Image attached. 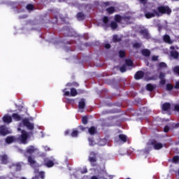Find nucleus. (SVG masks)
I'll use <instances>...</instances> for the list:
<instances>
[{
    "instance_id": "7",
    "label": "nucleus",
    "mask_w": 179,
    "mask_h": 179,
    "mask_svg": "<svg viewBox=\"0 0 179 179\" xmlns=\"http://www.w3.org/2000/svg\"><path fill=\"white\" fill-rule=\"evenodd\" d=\"M54 164H58V162H57L56 159H45V163L44 165L46 166V167H52V166H54Z\"/></svg>"
},
{
    "instance_id": "16",
    "label": "nucleus",
    "mask_w": 179,
    "mask_h": 179,
    "mask_svg": "<svg viewBox=\"0 0 179 179\" xmlns=\"http://www.w3.org/2000/svg\"><path fill=\"white\" fill-rule=\"evenodd\" d=\"M3 122H6L7 124H10V122H12V117L8 115H6L3 117Z\"/></svg>"
},
{
    "instance_id": "4",
    "label": "nucleus",
    "mask_w": 179,
    "mask_h": 179,
    "mask_svg": "<svg viewBox=\"0 0 179 179\" xmlns=\"http://www.w3.org/2000/svg\"><path fill=\"white\" fill-rule=\"evenodd\" d=\"M126 64L127 65H124L120 69V72L122 73L127 72V71H128L127 66H132L134 63L131 59H126Z\"/></svg>"
},
{
    "instance_id": "20",
    "label": "nucleus",
    "mask_w": 179,
    "mask_h": 179,
    "mask_svg": "<svg viewBox=\"0 0 179 179\" xmlns=\"http://www.w3.org/2000/svg\"><path fill=\"white\" fill-rule=\"evenodd\" d=\"M141 52L144 57H149L150 55V51L148 49L143 50Z\"/></svg>"
},
{
    "instance_id": "55",
    "label": "nucleus",
    "mask_w": 179,
    "mask_h": 179,
    "mask_svg": "<svg viewBox=\"0 0 179 179\" xmlns=\"http://www.w3.org/2000/svg\"><path fill=\"white\" fill-rule=\"evenodd\" d=\"M68 134H69V131L66 130V131L64 132V135H68Z\"/></svg>"
},
{
    "instance_id": "22",
    "label": "nucleus",
    "mask_w": 179,
    "mask_h": 179,
    "mask_svg": "<svg viewBox=\"0 0 179 179\" xmlns=\"http://www.w3.org/2000/svg\"><path fill=\"white\" fill-rule=\"evenodd\" d=\"M159 79H161L160 84L164 85L166 83V80L164 79V74L161 73L159 75Z\"/></svg>"
},
{
    "instance_id": "47",
    "label": "nucleus",
    "mask_w": 179,
    "mask_h": 179,
    "mask_svg": "<svg viewBox=\"0 0 179 179\" xmlns=\"http://www.w3.org/2000/svg\"><path fill=\"white\" fill-rule=\"evenodd\" d=\"M159 58V56H152V61H157V59Z\"/></svg>"
},
{
    "instance_id": "51",
    "label": "nucleus",
    "mask_w": 179,
    "mask_h": 179,
    "mask_svg": "<svg viewBox=\"0 0 179 179\" xmlns=\"http://www.w3.org/2000/svg\"><path fill=\"white\" fill-rule=\"evenodd\" d=\"M171 50H178V48L177 46H171L170 47Z\"/></svg>"
},
{
    "instance_id": "45",
    "label": "nucleus",
    "mask_w": 179,
    "mask_h": 179,
    "mask_svg": "<svg viewBox=\"0 0 179 179\" xmlns=\"http://www.w3.org/2000/svg\"><path fill=\"white\" fill-rule=\"evenodd\" d=\"M170 131V127L169 126H166L164 129V132H169Z\"/></svg>"
},
{
    "instance_id": "21",
    "label": "nucleus",
    "mask_w": 179,
    "mask_h": 179,
    "mask_svg": "<svg viewBox=\"0 0 179 179\" xmlns=\"http://www.w3.org/2000/svg\"><path fill=\"white\" fill-rule=\"evenodd\" d=\"M169 108H170V103H165L162 105V110L164 111H167V110H169Z\"/></svg>"
},
{
    "instance_id": "13",
    "label": "nucleus",
    "mask_w": 179,
    "mask_h": 179,
    "mask_svg": "<svg viewBox=\"0 0 179 179\" xmlns=\"http://www.w3.org/2000/svg\"><path fill=\"white\" fill-rule=\"evenodd\" d=\"M28 163L32 166L34 169V167H37V162L32 157H28Z\"/></svg>"
},
{
    "instance_id": "36",
    "label": "nucleus",
    "mask_w": 179,
    "mask_h": 179,
    "mask_svg": "<svg viewBox=\"0 0 179 179\" xmlns=\"http://www.w3.org/2000/svg\"><path fill=\"white\" fill-rule=\"evenodd\" d=\"M89 143L90 146H94L96 142H94L92 138H88Z\"/></svg>"
},
{
    "instance_id": "54",
    "label": "nucleus",
    "mask_w": 179,
    "mask_h": 179,
    "mask_svg": "<svg viewBox=\"0 0 179 179\" xmlns=\"http://www.w3.org/2000/svg\"><path fill=\"white\" fill-rule=\"evenodd\" d=\"M44 148H45V150H50V148L47 146H45Z\"/></svg>"
},
{
    "instance_id": "43",
    "label": "nucleus",
    "mask_w": 179,
    "mask_h": 179,
    "mask_svg": "<svg viewBox=\"0 0 179 179\" xmlns=\"http://www.w3.org/2000/svg\"><path fill=\"white\" fill-rule=\"evenodd\" d=\"M166 89L167 90H171V89H173V85H171V84H167Z\"/></svg>"
},
{
    "instance_id": "27",
    "label": "nucleus",
    "mask_w": 179,
    "mask_h": 179,
    "mask_svg": "<svg viewBox=\"0 0 179 179\" xmlns=\"http://www.w3.org/2000/svg\"><path fill=\"white\" fill-rule=\"evenodd\" d=\"M77 19H78L79 20H83V19H85V15L83 13H78Z\"/></svg>"
},
{
    "instance_id": "40",
    "label": "nucleus",
    "mask_w": 179,
    "mask_h": 179,
    "mask_svg": "<svg viewBox=\"0 0 179 179\" xmlns=\"http://www.w3.org/2000/svg\"><path fill=\"white\" fill-rule=\"evenodd\" d=\"M82 122L84 124H87V117H83L82 118Z\"/></svg>"
},
{
    "instance_id": "30",
    "label": "nucleus",
    "mask_w": 179,
    "mask_h": 179,
    "mask_svg": "<svg viewBox=\"0 0 179 179\" xmlns=\"http://www.w3.org/2000/svg\"><path fill=\"white\" fill-rule=\"evenodd\" d=\"M171 55L173 58H176V59L178 58V52H177L176 51H171Z\"/></svg>"
},
{
    "instance_id": "28",
    "label": "nucleus",
    "mask_w": 179,
    "mask_h": 179,
    "mask_svg": "<svg viewBox=\"0 0 179 179\" xmlns=\"http://www.w3.org/2000/svg\"><path fill=\"white\" fill-rule=\"evenodd\" d=\"M1 162L3 164H6L8 163V157L6 155L1 156Z\"/></svg>"
},
{
    "instance_id": "26",
    "label": "nucleus",
    "mask_w": 179,
    "mask_h": 179,
    "mask_svg": "<svg viewBox=\"0 0 179 179\" xmlns=\"http://www.w3.org/2000/svg\"><path fill=\"white\" fill-rule=\"evenodd\" d=\"M106 144L107 140H106L105 138L100 140L99 142L98 143V145H99V146H104Z\"/></svg>"
},
{
    "instance_id": "19",
    "label": "nucleus",
    "mask_w": 179,
    "mask_h": 179,
    "mask_svg": "<svg viewBox=\"0 0 179 179\" xmlns=\"http://www.w3.org/2000/svg\"><path fill=\"white\" fill-rule=\"evenodd\" d=\"M141 34H143V37L145 38H150V36H149V33L148 32V30L144 29L141 31Z\"/></svg>"
},
{
    "instance_id": "12",
    "label": "nucleus",
    "mask_w": 179,
    "mask_h": 179,
    "mask_svg": "<svg viewBox=\"0 0 179 179\" xmlns=\"http://www.w3.org/2000/svg\"><path fill=\"white\" fill-rule=\"evenodd\" d=\"M86 173H87V168H86V167H83V168H81L80 169V171H78L77 172H76V174H75V176H76V178H79V174H86Z\"/></svg>"
},
{
    "instance_id": "5",
    "label": "nucleus",
    "mask_w": 179,
    "mask_h": 179,
    "mask_svg": "<svg viewBox=\"0 0 179 179\" xmlns=\"http://www.w3.org/2000/svg\"><path fill=\"white\" fill-rule=\"evenodd\" d=\"M63 92L64 93V96H71L72 97H75V96L78 95V91H76V89L71 88V92L66 91V89L63 90Z\"/></svg>"
},
{
    "instance_id": "37",
    "label": "nucleus",
    "mask_w": 179,
    "mask_h": 179,
    "mask_svg": "<svg viewBox=\"0 0 179 179\" xmlns=\"http://www.w3.org/2000/svg\"><path fill=\"white\" fill-rule=\"evenodd\" d=\"M173 163H179V157L178 156L173 157Z\"/></svg>"
},
{
    "instance_id": "8",
    "label": "nucleus",
    "mask_w": 179,
    "mask_h": 179,
    "mask_svg": "<svg viewBox=\"0 0 179 179\" xmlns=\"http://www.w3.org/2000/svg\"><path fill=\"white\" fill-rule=\"evenodd\" d=\"M89 162L91 163L92 166H96V162H97V159H96V153L93 152H90Z\"/></svg>"
},
{
    "instance_id": "34",
    "label": "nucleus",
    "mask_w": 179,
    "mask_h": 179,
    "mask_svg": "<svg viewBox=\"0 0 179 179\" xmlns=\"http://www.w3.org/2000/svg\"><path fill=\"white\" fill-rule=\"evenodd\" d=\"M36 174H39L41 178L44 179V172H38L37 170L35 171Z\"/></svg>"
},
{
    "instance_id": "50",
    "label": "nucleus",
    "mask_w": 179,
    "mask_h": 179,
    "mask_svg": "<svg viewBox=\"0 0 179 179\" xmlns=\"http://www.w3.org/2000/svg\"><path fill=\"white\" fill-rule=\"evenodd\" d=\"M176 111H179V104L175 105Z\"/></svg>"
},
{
    "instance_id": "1",
    "label": "nucleus",
    "mask_w": 179,
    "mask_h": 179,
    "mask_svg": "<svg viewBox=\"0 0 179 179\" xmlns=\"http://www.w3.org/2000/svg\"><path fill=\"white\" fill-rule=\"evenodd\" d=\"M23 127H27L28 129L31 130L34 129V124L29 122L27 119H24L17 129L18 131H22L21 136L19 137L18 141L26 145V143H27V139H29V137L30 136V134H28L26 132V131L22 130V128H23Z\"/></svg>"
},
{
    "instance_id": "2",
    "label": "nucleus",
    "mask_w": 179,
    "mask_h": 179,
    "mask_svg": "<svg viewBox=\"0 0 179 179\" xmlns=\"http://www.w3.org/2000/svg\"><path fill=\"white\" fill-rule=\"evenodd\" d=\"M158 11L156 10L152 9L150 10L146 11L145 13V16L146 19H151V17H155V16H160L161 15H164V13H166V15H170L171 13V9L169 8V6H159L158 7Z\"/></svg>"
},
{
    "instance_id": "44",
    "label": "nucleus",
    "mask_w": 179,
    "mask_h": 179,
    "mask_svg": "<svg viewBox=\"0 0 179 179\" xmlns=\"http://www.w3.org/2000/svg\"><path fill=\"white\" fill-rule=\"evenodd\" d=\"M133 47H134V48H139V47H141V43H134V44L133 45Z\"/></svg>"
},
{
    "instance_id": "32",
    "label": "nucleus",
    "mask_w": 179,
    "mask_h": 179,
    "mask_svg": "<svg viewBox=\"0 0 179 179\" xmlns=\"http://www.w3.org/2000/svg\"><path fill=\"white\" fill-rule=\"evenodd\" d=\"M155 89V85H151V84H148L147 85V90H149L150 92H152Z\"/></svg>"
},
{
    "instance_id": "39",
    "label": "nucleus",
    "mask_w": 179,
    "mask_h": 179,
    "mask_svg": "<svg viewBox=\"0 0 179 179\" xmlns=\"http://www.w3.org/2000/svg\"><path fill=\"white\" fill-rule=\"evenodd\" d=\"M120 38L118 37V36L115 35L113 36V41L115 43H117V41H120Z\"/></svg>"
},
{
    "instance_id": "29",
    "label": "nucleus",
    "mask_w": 179,
    "mask_h": 179,
    "mask_svg": "<svg viewBox=\"0 0 179 179\" xmlns=\"http://www.w3.org/2000/svg\"><path fill=\"white\" fill-rule=\"evenodd\" d=\"M106 11L110 14L114 13V12H115V8H114V7H110L106 9Z\"/></svg>"
},
{
    "instance_id": "25",
    "label": "nucleus",
    "mask_w": 179,
    "mask_h": 179,
    "mask_svg": "<svg viewBox=\"0 0 179 179\" xmlns=\"http://www.w3.org/2000/svg\"><path fill=\"white\" fill-rule=\"evenodd\" d=\"M158 68H159V69H164L167 68V64H166V63H164V62H161L159 64Z\"/></svg>"
},
{
    "instance_id": "33",
    "label": "nucleus",
    "mask_w": 179,
    "mask_h": 179,
    "mask_svg": "<svg viewBox=\"0 0 179 179\" xmlns=\"http://www.w3.org/2000/svg\"><path fill=\"white\" fill-rule=\"evenodd\" d=\"M13 118L16 121H20V116L16 113L13 114Z\"/></svg>"
},
{
    "instance_id": "42",
    "label": "nucleus",
    "mask_w": 179,
    "mask_h": 179,
    "mask_svg": "<svg viewBox=\"0 0 179 179\" xmlns=\"http://www.w3.org/2000/svg\"><path fill=\"white\" fill-rule=\"evenodd\" d=\"M27 9L28 10H33V5H31V4H28V5L27 6Z\"/></svg>"
},
{
    "instance_id": "3",
    "label": "nucleus",
    "mask_w": 179,
    "mask_h": 179,
    "mask_svg": "<svg viewBox=\"0 0 179 179\" xmlns=\"http://www.w3.org/2000/svg\"><path fill=\"white\" fill-rule=\"evenodd\" d=\"M148 150H150L152 149V146H153L155 150H159V149H162V148H163V144H162L161 143H157V141H152L151 143H148Z\"/></svg>"
},
{
    "instance_id": "49",
    "label": "nucleus",
    "mask_w": 179,
    "mask_h": 179,
    "mask_svg": "<svg viewBox=\"0 0 179 179\" xmlns=\"http://www.w3.org/2000/svg\"><path fill=\"white\" fill-rule=\"evenodd\" d=\"M140 1V3H143V5H145V3H146V2H148V0H139Z\"/></svg>"
},
{
    "instance_id": "10",
    "label": "nucleus",
    "mask_w": 179,
    "mask_h": 179,
    "mask_svg": "<svg viewBox=\"0 0 179 179\" xmlns=\"http://www.w3.org/2000/svg\"><path fill=\"white\" fill-rule=\"evenodd\" d=\"M85 106H86L85 99H81L78 103V111L80 113H83V110H85Z\"/></svg>"
},
{
    "instance_id": "48",
    "label": "nucleus",
    "mask_w": 179,
    "mask_h": 179,
    "mask_svg": "<svg viewBox=\"0 0 179 179\" xmlns=\"http://www.w3.org/2000/svg\"><path fill=\"white\" fill-rule=\"evenodd\" d=\"M15 166H16V169H17V170H20V166H21V165H20V163L16 164H15Z\"/></svg>"
},
{
    "instance_id": "6",
    "label": "nucleus",
    "mask_w": 179,
    "mask_h": 179,
    "mask_svg": "<svg viewBox=\"0 0 179 179\" xmlns=\"http://www.w3.org/2000/svg\"><path fill=\"white\" fill-rule=\"evenodd\" d=\"M8 134H12V130L6 128L5 126L0 127V135L5 136Z\"/></svg>"
},
{
    "instance_id": "46",
    "label": "nucleus",
    "mask_w": 179,
    "mask_h": 179,
    "mask_svg": "<svg viewBox=\"0 0 179 179\" xmlns=\"http://www.w3.org/2000/svg\"><path fill=\"white\" fill-rule=\"evenodd\" d=\"M103 23L107 24V22H108V17H104L103 19Z\"/></svg>"
},
{
    "instance_id": "35",
    "label": "nucleus",
    "mask_w": 179,
    "mask_h": 179,
    "mask_svg": "<svg viewBox=\"0 0 179 179\" xmlns=\"http://www.w3.org/2000/svg\"><path fill=\"white\" fill-rule=\"evenodd\" d=\"M110 27L113 30H115V28L117 27V25L115 22H111Z\"/></svg>"
},
{
    "instance_id": "14",
    "label": "nucleus",
    "mask_w": 179,
    "mask_h": 179,
    "mask_svg": "<svg viewBox=\"0 0 179 179\" xmlns=\"http://www.w3.org/2000/svg\"><path fill=\"white\" fill-rule=\"evenodd\" d=\"M16 141H17V138H16L15 136H8L6 138V143L8 144L13 143V142H16Z\"/></svg>"
},
{
    "instance_id": "57",
    "label": "nucleus",
    "mask_w": 179,
    "mask_h": 179,
    "mask_svg": "<svg viewBox=\"0 0 179 179\" xmlns=\"http://www.w3.org/2000/svg\"><path fill=\"white\" fill-rule=\"evenodd\" d=\"M80 129H82V131H83V127H80Z\"/></svg>"
},
{
    "instance_id": "52",
    "label": "nucleus",
    "mask_w": 179,
    "mask_h": 179,
    "mask_svg": "<svg viewBox=\"0 0 179 179\" xmlns=\"http://www.w3.org/2000/svg\"><path fill=\"white\" fill-rule=\"evenodd\" d=\"M110 45L108 43L105 45V48H107V49L110 48Z\"/></svg>"
},
{
    "instance_id": "11",
    "label": "nucleus",
    "mask_w": 179,
    "mask_h": 179,
    "mask_svg": "<svg viewBox=\"0 0 179 179\" xmlns=\"http://www.w3.org/2000/svg\"><path fill=\"white\" fill-rule=\"evenodd\" d=\"M34 152H37V148L33 145H31L27 148L25 156H28V155H31V153H34Z\"/></svg>"
},
{
    "instance_id": "56",
    "label": "nucleus",
    "mask_w": 179,
    "mask_h": 179,
    "mask_svg": "<svg viewBox=\"0 0 179 179\" xmlns=\"http://www.w3.org/2000/svg\"><path fill=\"white\" fill-rule=\"evenodd\" d=\"M178 87H178V84H177V85H176V89H178Z\"/></svg>"
},
{
    "instance_id": "17",
    "label": "nucleus",
    "mask_w": 179,
    "mask_h": 179,
    "mask_svg": "<svg viewBox=\"0 0 179 179\" xmlns=\"http://www.w3.org/2000/svg\"><path fill=\"white\" fill-rule=\"evenodd\" d=\"M128 19H129V17H125L124 18L121 17V16H120V15H115V20L116 22H121L122 20H124V22H127V20H128Z\"/></svg>"
},
{
    "instance_id": "15",
    "label": "nucleus",
    "mask_w": 179,
    "mask_h": 179,
    "mask_svg": "<svg viewBox=\"0 0 179 179\" xmlns=\"http://www.w3.org/2000/svg\"><path fill=\"white\" fill-rule=\"evenodd\" d=\"M163 40L164 43H167L168 44H173V40L170 38L169 35H164L163 37Z\"/></svg>"
},
{
    "instance_id": "53",
    "label": "nucleus",
    "mask_w": 179,
    "mask_h": 179,
    "mask_svg": "<svg viewBox=\"0 0 179 179\" xmlns=\"http://www.w3.org/2000/svg\"><path fill=\"white\" fill-rule=\"evenodd\" d=\"M72 85H73V86H76V84H75V83H73V84H72V83H67L66 86H72Z\"/></svg>"
},
{
    "instance_id": "58",
    "label": "nucleus",
    "mask_w": 179,
    "mask_h": 179,
    "mask_svg": "<svg viewBox=\"0 0 179 179\" xmlns=\"http://www.w3.org/2000/svg\"><path fill=\"white\" fill-rule=\"evenodd\" d=\"M22 179H26L25 178H22Z\"/></svg>"
},
{
    "instance_id": "38",
    "label": "nucleus",
    "mask_w": 179,
    "mask_h": 179,
    "mask_svg": "<svg viewBox=\"0 0 179 179\" xmlns=\"http://www.w3.org/2000/svg\"><path fill=\"white\" fill-rule=\"evenodd\" d=\"M119 55H120V58H123V57H125V52L123 50H120L119 52Z\"/></svg>"
},
{
    "instance_id": "41",
    "label": "nucleus",
    "mask_w": 179,
    "mask_h": 179,
    "mask_svg": "<svg viewBox=\"0 0 179 179\" xmlns=\"http://www.w3.org/2000/svg\"><path fill=\"white\" fill-rule=\"evenodd\" d=\"M173 72H175V73H177V75H179V66H177L174 68Z\"/></svg>"
},
{
    "instance_id": "9",
    "label": "nucleus",
    "mask_w": 179,
    "mask_h": 179,
    "mask_svg": "<svg viewBox=\"0 0 179 179\" xmlns=\"http://www.w3.org/2000/svg\"><path fill=\"white\" fill-rule=\"evenodd\" d=\"M100 174H101L100 177L102 179H113V178H114V176L108 175V173H107V172L105 170L101 171Z\"/></svg>"
},
{
    "instance_id": "23",
    "label": "nucleus",
    "mask_w": 179,
    "mask_h": 179,
    "mask_svg": "<svg viewBox=\"0 0 179 179\" xmlns=\"http://www.w3.org/2000/svg\"><path fill=\"white\" fill-rule=\"evenodd\" d=\"M88 132L90 135H94V134H96V128L94 127H92L88 129Z\"/></svg>"
},
{
    "instance_id": "18",
    "label": "nucleus",
    "mask_w": 179,
    "mask_h": 179,
    "mask_svg": "<svg viewBox=\"0 0 179 179\" xmlns=\"http://www.w3.org/2000/svg\"><path fill=\"white\" fill-rule=\"evenodd\" d=\"M134 78H135V79H136V80H139V79H142V78H143V72L138 71L136 73Z\"/></svg>"
},
{
    "instance_id": "24",
    "label": "nucleus",
    "mask_w": 179,
    "mask_h": 179,
    "mask_svg": "<svg viewBox=\"0 0 179 179\" xmlns=\"http://www.w3.org/2000/svg\"><path fill=\"white\" fill-rule=\"evenodd\" d=\"M119 139L122 141L123 143H125L127 142V136L124 134L119 135Z\"/></svg>"
},
{
    "instance_id": "31",
    "label": "nucleus",
    "mask_w": 179,
    "mask_h": 179,
    "mask_svg": "<svg viewBox=\"0 0 179 179\" xmlns=\"http://www.w3.org/2000/svg\"><path fill=\"white\" fill-rule=\"evenodd\" d=\"M78 134H79V132L78 131V130L76 129H73L72 133H71V136L73 138H76V136H78Z\"/></svg>"
}]
</instances>
